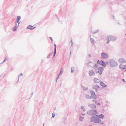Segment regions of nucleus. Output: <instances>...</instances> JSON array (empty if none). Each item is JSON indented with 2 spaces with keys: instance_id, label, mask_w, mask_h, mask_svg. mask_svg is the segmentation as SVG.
<instances>
[{
  "instance_id": "60",
  "label": "nucleus",
  "mask_w": 126,
  "mask_h": 126,
  "mask_svg": "<svg viewBox=\"0 0 126 126\" xmlns=\"http://www.w3.org/2000/svg\"><path fill=\"white\" fill-rule=\"evenodd\" d=\"M95 101V100H93V102H94V101Z\"/></svg>"
},
{
  "instance_id": "49",
  "label": "nucleus",
  "mask_w": 126,
  "mask_h": 126,
  "mask_svg": "<svg viewBox=\"0 0 126 126\" xmlns=\"http://www.w3.org/2000/svg\"><path fill=\"white\" fill-rule=\"evenodd\" d=\"M97 105L98 106L99 105H100V104L99 103H98L97 104Z\"/></svg>"
},
{
  "instance_id": "3",
  "label": "nucleus",
  "mask_w": 126,
  "mask_h": 126,
  "mask_svg": "<svg viewBox=\"0 0 126 126\" xmlns=\"http://www.w3.org/2000/svg\"><path fill=\"white\" fill-rule=\"evenodd\" d=\"M97 111L92 109L88 111L87 112V114L90 116H93L96 114L97 113Z\"/></svg>"
},
{
  "instance_id": "17",
  "label": "nucleus",
  "mask_w": 126,
  "mask_h": 126,
  "mask_svg": "<svg viewBox=\"0 0 126 126\" xmlns=\"http://www.w3.org/2000/svg\"><path fill=\"white\" fill-rule=\"evenodd\" d=\"M85 98L87 99H90L92 98L91 96L88 94L86 95Z\"/></svg>"
},
{
  "instance_id": "9",
  "label": "nucleus",
  "mask_w": 126,
  "mask_h": 126,
  "mask_svg": "<svg viewBox=\"0 0 126 126\" xmlns=\"http://www.w3.org/2000/svg\"><path fill=\"white\" fill-rule=\"evenodd\" d=\"M89 75L90 76H94L95 73L93 70H91L89 71L88 72Z\"/></svg>"
},
{
  "instance_id": "23",
  "label": "nucleus",
  "mask_w": 126,
  "mask_h": 126,
  "mask_svg": "<svg viewBox=\"0 0 126 126\" xmlns=\"http://www.w3.org/2000/svg\"><path fill=\"white\" fill-rule=\"evenodd\" d=\"M33 26L31 25H30L27 28V29H30L31 30V29H32V27H33Z\"/></svg>"
},
{
  "instance_id": "55",
  "label": "nucleus",
  "mask_w": 126,
  "mask_h": 126,
  "mask_svg": "<svg viewBox=\"0 0 126 126\" xmlns=\"http://www.w3.org/2000/svg\"><path fill=\"white\" fill-rule=\"evenodd\" d=\"M73 42H72V43H71V46H72V45L73 44Z\"/></svg>"
},
{
  "instance_id": "34",
  "label": "nucleus",
  "mask_w": 126,
  "mask_h": 126,
  "mask_svg": "<svg viewBox=\"0 0 126 126\" xmlns=\"http://www.w3.org/2000/svg\"><path fill=\"white\" fill-rule=\"evenodd\" d=\"M81 109L82 110H83L84 109V107L83 106H81Z\"/></svg>"
},
{
  "instance_id": "2",
  "label": "nucleus",
  "mask_w": 126,
  "mask_h": 126,
  "mask_svg": "<svg viewBox=\"0 0 126 126\" xmlns=\"http://www.w3.org/2000/svg\"><path fill=\"white\" fill-rule=\"evenodd\" d=\"M110 64L111 67H115L118 65V63L113 59H112L110 61Z\"/></svg>"
},
{
  "instance_id": "7",
  "label": "nucleus",
  "mask_w": 126,
  "mask_h": 126,
  "mask_svg": "<svg viewBox=\"0 0 126 126\" xmlns=\"http://www.w3.org/2000/svg\"><path fill=\"white\" fill-rule=\"evenodd\" d=\"M108 37L110 39V41H112L113 42L115 41L116 39V37L111 35H109L108 36Z\"/></svg>"
},
{
  "instance_id": "19",
  "label": "nucleus",
  "mask_w": 126,
  "mask_h": 126,
  "mask_svg": "<svg viewBox=\"0 0 126 126\" xmlns=\"http://www.w3.org/2000/svg\"><path fill=\"white\" fill-rule=\"evenodd\" d=\"M90 41L93 44H94V40L93 39L91 38V35H90Z\"/></svg>"
},
{
  "instance_id": "48",
  "label": "nucleus",
  "mask_w": 126,
  "mask_h": 126,
  "mask_svg": "<svg viewBox=\"0 0 126 126\" xmlns=\"http://www.w3.org/2000/svg\"><path fill=\"white\" fill-rule=\"evenodd\" d=\"M107 86V85H105L104 84V86H103V87H106Z\"/></svg>"
},
{
  "instance_id": "50",
  "label": "nucleus",
  "mask_w": 126,
  "mask_h": 126,
  "mask_svg": "<svg viewBox=\"0 0 126 126\" xmlns=\"http://www.w3.org/2000/svg\"><path fill=\"white\" fill-rule=\"evenodd\" d=\"M122 80L123 81L126 82V81L124 79H122Z\"/></svg>"
},
{
  "instance_id": "57",
  "label": "nucleus",
  "mask_w": 126,
  "mask_h": 126,
  "mask_svg": "<svg viewBox=\"0 0 126 126\" xmlns=\"http://www.w3.org/2000/svg\"><path fill=\"white\" fill-rule=\"evenodd\" d=\"M54 110H56V107H54Z\"/></svg>"
},
{
  "instance_id": "20",
  "label": "nucleus",
  "mask_w": 126,
  "mask_h": 126,
  "mask_svg": "<svg viewBox=\"0 0 126 126\" xmlns=\"http://www.w3.org/2000/svg\"><path fill=\"white\" fill-rule=\"evenodd\" d=\"M100 84L101 86L103 87L104 85V83L102 81H100Z\"/></svg>"
},
{
  "instance_id": "26",
  "label": "nucleus",
  "mask_w": 126,
  "mask_h": 126,
  "mask_svg": "<svg viewBox=\"0 0 126 126\" xmlns=\"http://www.w3.org/2000/svg\"><path fill=\"white\" fill-rule=\"evenodd\" d=\"M17 28V27H14L13 28V31L14 32L16 30Z\"/></svg>"
},
{
  "instance_id": "15",
  "label": "nucleus",
  "mask_w": 126,
  "mask_h": 126,
  "mask_svg": "<svg viewBox=\"0 0 126 126\" xmlns=\"http://www.w3.org/2000/svg\"><path fill=\"white\" fill-rule=\"evenodd\" d=\"M99 87V86L97 85L96 84L94 85L93 87V89H98Z\"/></svg>"
},
{
  "instance_id": "64",
  "label": "nucleus",
  "mask_w": 126,
  "mask_h": 126,
  "mask_svg": "<svg viewBox=\"0 0 126 126\" xmlns=\"http://www.w3.org/2000/svg\"><path fill=\"white\" fill-rule=\"evenodd\" d=\"M89 126H93L91 125H90Z\"/></svg>"
},
{
  "instance_id": "52",
  "label": "nucleus",
  "mask_w": 126,
  "mask_h": 126,
  "mask_svg": "<svg viewBox=\"0 0 126 126\" xmlns=\"http://www.w3.org/2000/svg\"><path fill=\"white\" fill-rule=\"evenodd\" d=\"M55 15L56 16V17L57 18H58V19H59V18H58V16H57V15H56V14H55Z\"/></svg>"
},
{
  "instance_id": "8",
  "label": "nucleus",
  "mask_w": 126,
  "mask_h": 126,
  "mask_svg": "<svg viewBox=\"0 0 126 126\" xmlns=\"http://www.w3.org/2000/svg\"><path fill=\"white\" fill-rule=\"evenodd\" d=\"M101 58L102 59H106L107 58L108 56V55L105 52H102L101 54Z\"/></svg>"
},
{
  "instance_id": "46",
  "label": "nucleus",
  "mask_w": 126,
  "mask_h": 126,
  "mask_svg": "<svg viewBox=\"0 0 126 126\" xmlns=\"http://www.w3.org/2000/svg\"><path fill=\"white\" fill-rule=\"evenodd\" d=\"M82 115H83V116H85V113H83V114H82Z\"/></svg>"
},
{
  "instance_id": "1",
  "label": "nucleus",
  "mask_w": 126,
  "mask_h": 126,
  "mask_svg": "<svg viewBox=\"0 0 126 126\" xmlns=\"http://www.w3.org/2000/svg\"><path fill=\"white\" fill-rule=\"evenodd\" d=\"M91 120L90 121L91 122L97 123H99L102 124H103V122H102L101 119L98 117L94 116H91L90 117Z\"/></svg>"
},
{
  "instance_id": "40",
  "label": "nucleus",
  "mask_w": 126,
  "mask_h": 126,
  "mask_svg": "<svg viewBox=\"0 0 126 126\" xmlns=\"http://www.w3.org/2000/svg\"><path fill=\"white\" fill-rule=\"evenodd\" d=\"M49 38L51 40H53L52 38L51 37H49Z\"/></svg>"
},
{
  "instance_id": "25",
  "label": "nucleus",
  "mask_w": 126,
  "mask_h": 126,
  "mask_svg": "<svg viewBox=\"0 0 126 126\" xmlns=\"http://www.w3.org/2000/svg\"><path fill=\"white\" fill-rule=\"evenodd\" d=\"M99 31V30L97 29L94 32H93V34H94L98 32Z\"/></svg>"
},
{
  "instance_id": "38",
  "label": "nucleus",
  "mask_w": 126,
  "mask_h": 126,
  "mask_svg": "<svg viewBox=\"0 0 126 126\" xmlns=\"http://www.w3.org/2000/svg\"><path fill=\"white\" fill-rule=\"evenodd\" d=\"M63 73V72L62 71V70L61 69V71L60 72V74H62Z\"/></svg>"
},
{
  "instance_id": "54",
  "label": "nucleus",
  "mask_w": 126,
  "mask_h": 126,
  "mask_svg": "<svg viewBox=\"0 0 126 126\" xmlns=\"http://www.w3.org/2000/svg\"><path fill=\"white\" fill-rule=\"evenodd\" d=\"M97 89H95V91L96 92H97Z\"/></svg>"
},
{
  "instance_id": "31",
  "label": "nucleus",
  "mask_w": 126,
  "mask_h": 126,
  "mask_svg": "<svg viewBox=\"0 0 126 126\" xmlns=\"http://www.w3.org/2000/svg\"><path fill=\"white\" fill-rule=\"evenodd\" d=\"M62 75V74H60V73H59L58 74V77L57 78L56 81H57L58 79L59 78V76H61Z\"/></svg>"
},
{
  "instance_id": "51",
  "label": "nucleus",
  "mask_w": 126,
  "mask_h": 126,
  "mask_svg": "<svg viewBox=\"0 0 126 126\" xmlns=\"http://www.w3.org/2000/svg\"><path fill=\"white\" fill-rule=\"evenodd\" d=\"M83 110V111L84 112H85V109H84Z\"/></svg>"
},
{
  "instance_id": "12",
  "label": "nucleus",
  "mask_w": 126,
  "mask_h": 126,
  "mask_svg": "<svg viewBox=\"0 0 126 126\" xmlns=\"http://www.w3.org/2000/svg\"><path fill=\"white\" fill-rule=\"evenodd\" d=\"M96 116L98 118L103 119L104 117V115L103 114H101L100 115L97 114L96 115Z\"/></svg>"
},
{
  "instance_id": "58",
  "label": "nucleus",
  "mask_w": 126,
  "mask_h": 126,
  "mask_svg": "<svg viewBox=\"0 0 126 126\" xmlns=\"http://www.w3.org/2000/svg\"><path fill=\"white\" fill-rule=\"evenodd\" d=\"M96 101H95V103H96Z\"/></svg>"
},
{
  "instance_id": "36",
  "label": "nucleus",
  "mask_w": 126,
  "mask_h": 126,
  "mask_svg": "<svg viewBox=\"0 0 126 126\" xmlns=\"http://www.w3.org/2000/svg\"><path fill=\"white\" fill-rule=\"evenodd\" d=\"M6 61H5V60H3V61L1 63H0V65L1 64H2V63Z\"/></svg>"
},
{
  "instance_id": "39",
  "label": "nucleus",
  "mask_w": 126,
  "mask_h": 126,
  "mask_svg": "<svg viewBox=\"0 0 126 126\" xmlns=\"http://www.w3.org/2000/svg\"><path fill=\"white\" fill-rule=\"evenodd\" d=\"M105 63L106 64H107V65H108L109 63H108V62H106Z\"/></svg>"
},
{
  "instance_id": "47",
  "label": "nucleus",
  "mask_w": 126,
  "mask_h": 126,
  "mask_svg": "<svg viewBox=\"0 0 126 126\" xmlns=\"http://www.w3.org/2000/svg\"><path fill=\"white\" fill-rule=\"evenodd\" d=\"M91 104H89L88 105V106H89L90 107H91Z\"/></svg>"
},
{
  "instance_id": "59",
  "label": "nucleus",
  "mask_w": 126,
  "mask_h": 126,
  "mask_svg": "<svg viewBox=\"0 0 126 126\" xmlns=\"http://www.w3.org/2000/svg\"><path fill=\"white\" fill-rule=\"evenodd\" d=\"M71 42L72 43V42H72V40H71Z\"/></svg>"
},
{
  "instance_id": "45",
  "label": "nucleus",
  "mask_w": 126,
  "mask_h": 126,
  "mask_svg": "<svg viewBox=\"0 0 126 126\" xmlns=\"http://www.w3.org/2000/svg\"><path fill=\"white\" fill-rule=\"evenodd\" d=\"M36 28V27H33V28H32V29H31V30H32L35 28Z\"/></svg>"
},
{
  "instance_id": "16",
  "label": "nucleus",
  "mask_w": 126,
  "mask_h": 126,
  "mask_svg": "<svg viewBox=\"0 0 126 126\" xmlns=\"http://www.w3.org/2000/svg\"><path fill=\"white\" fill-rule=\"evenodd\" d=\"M91 108L93 109H95L96 108V106L94 104H91Z\"/></svg>"
},
{
  "instance_id": "42",
  "label": "nucleus",
  "mask_w": 126,
  "mask_h": 126,
  "mask_svg": "<svg viewBox=\"0 0 126 126\" xmlns=\"http://www.w3.org/2000/svg\"><path fill=\"white\" fill-rule=\"evenodd\" d=\"M92 63V62H91V61L90 62H88V63H87V65H88V64H89V63Z\"/></svg>"
},
{
  "instance_id": "4",
  "label": "nucleus",
  "mask_w": 126,
  "mask_h": 126,
  "mask_svg": "<svg viewBox=\"0 0 126 126\" xmlns=\"http://www.w3.org/2000/svg\"><path fill=\"white\" fill-rule=\"evenodd\" d=\"M104 70L103 68V67H99L97 69H95V72H96V73H99L100 75H101L102 73V72Z\"/></svg>"
},
{
  "instance_id": "5",
  "label": "nucleus",
  "mask_w": 126,
  "mask_h": 126,
  "mask_svg": "<svg viewBox=\"0 0 126 126\" xmlns=\"http://www.w3.org/2000/svg\"><path fill=\"white\" fill-rule=\"evenodd\" d=\"M90 92L91 94V96L92 98L95 100L96 98V95L95 94L93 90H91Z\"/></svg>"
},
{
  "instance_id": "29",
  "label": "nucleus",
  "mask_w": 126,
  "mask_h": 126,
  "mask_svg": "<svg viewBox=\"0 0 126 126\" xmlns=\"http://www.w3.org/2000/svg\"><path fill=\"white\" fill-rule=\"evenodd\" d=\"M52 55V54L51 53H49V54L48 55L47 58H48L49 57Z\"/></svg>"
},
{
  "instance_id": "18",
  "label": "nucleus",
  "mask_w": 126,
  "mask_h": 126,
  "mask_svg": "<svg viewBox=\"0 0 126 126\" xmlns=\"http://www.w3.org/2000/svg\"><path fill=\"white\" fill-rule=\"evenodd\" d=\"M21 18V17L19 16H18L17 17V19L16 20V22H18L20 20Z\"/></svg>"
},
{
  "instance_id": "62",
  "label": "nucleus",
  "mask_w": 126,
  "mask_h": 126,
  "mask_svg": "<svg viewBox=\"0 0 126 126\" xmlns=\"http://www.w3.org/2000/svg\"><path fill=\"white\" fill-rule=\"evenodd\" d=\"M52 43H53V40H51Z\"/></svg>"
},
{
  "instance_id": "24",
  "label": "nucleus",
  "mask_w": 126,
  "mask_h": 126,
  "mask_svg": "<svg viewBox=\"0 0 126 126\" xmlns=\"http://www.w3.org/2000/svg\"><path fill=\"white\" fill-rule=\"evenodd\" d=\"M107 44H108L110 41V39H109V38L108 37V36H107Z\"/></svg>"
},
{
  "instance_id": "32",
  "label": "nucleus",
  "mask_w": 126,
  "mask_h": 126,
  "mask_svg": "<svg viewBox=\"0 0 126 126\" xmlns=\"http://www.w3.org/2000/svg\"><path fill=\"white\" fill-rule=\"evenodd\" d=\"M54 50L56 51V45L55 44H54Z\"/></svg>"
},
{
  "instance_id": "22",
  "label": "nucleus",
  "mask_w": 126,
  "mask_h": 126,
  "mask_svg": "<svg viewBox=\"0 0 126 126\" xmlns=\"http://www.w3.org/2000/svg\"><path fill=\"white\" fill-rule=\"evenodd\" d=\"M84 117H83L80 116L79 117V120L80 121H82L84 119Z\"/></svg>"
},
{
  "instance_id": "21",
  "label": "nucleus",
  "mask_w": 126,
  "mask_h": 126,
  "mask_svg": "<svg viewBox=\"0 0 126 126\" xmlns=\"http://www.w3.org/2000/svg\"><path fill=\"white\" fill-rule=\"evenodd\" d=\"M17 23L18 22H16V21H15L14 22L15 24V26L14 27L17 28L19 26V25H18Z\"/></svg>"
},
{
  "instance_id": "27",
  "label": "nucleus",
  "mask_w": 126,
  "mask_h": 126,
  "mask_svg": "<svg viewBox=\"0 0 126 126\" xmlns=\"http://www.w3.org/2000/svg\"><path fill=\"white\" fill-rule=\"evenodd\" d=\"M74 67H72L71 68V73H73L74 72Z\"/></svg>"
},
{
  "instance_id": "10",
  "label": "nucleus",
  "mask_w": 126,
  "mask_h": 126,
  "mask_svg": "<svg viewBox=\"0 0 126 126\" xmlns=\"http://www.w3.org/2000/svg\"><path fill=\"white\" fill-rule=\"evenodd\" d=\"M118 62L120 63H126V61L124 59L119 58L118 60Z\"/></svg>"
},
{
  "instance_id": "53",
  "label": "nucleus",
  "mask_w": 126,
  "mask_h": 126,
  "mask_svg": "<svg viewBox=\"0 0 126 126\" xmlns=\"http://www.w3.org/2000/svg\"><path fill=\"white\" fill-rule=\"evenodd\" d=\"M112 17H113V19H114V16H112Z\"/></svg>"
},
{
  "instance_id": "35",
  "label": "nucleus",
  "mask_w": 126,
  "mask_h": 126,
  "mask_svg": "<svg viewBox=\"0 0 126 126\" xmlns=\"http://www.w3.org/2000/svg\"><path fill=\"white\" fill-rule=\"evenodd\" d=\"M55 114H53V113H52V118H54L55 116Z\"/></svg>"
},
{
  "instance_id": "11",
  "label": "nucleus",
  "mask_w": 126,
  "mask_h": 126,
  "mask_svg": "<svg viewBox=\"0 0 126 126\" xmlns=\"http://www.w3.org/2000/svg\"><path fill=\"white\" fill-rule=\"evenodd\" d=\"M119 67L121 69H124L126 68V66L125 65H123L121 64L119 65Z\"/></svg>"
},
{
  "instance_id": "28",
  "label": "nucleus",
  "mask_w": 126,
  "mask_h": 126,
  "mask_svg": "<svg viewBox=\"0 0 126 126\" xmlns=\"http://www.w3.org/2000/svg\"><path fill=\"white\" fill-rule=\"evenodd\" d=\"M56 51H55V50H54V54H53V57L55 56V55L56 54Z\"/></svg>"
},
{
  "instance_id": "41",
  "label": "nucleus",
  "mask_w": 126,
  "mask_h": 126,
  "mask_svg": "<svg viewBox=\"0 0 126 126\" xmlns=\"http://www.w3.org/2000/svg\"><path fill=\"white\" fill-rule=\"evenodd\" d=\"M88 55L90 57V58L91 57V56L90 54H88Z\"/></svg>"
},
{
  "instance_id": "37",
  "label": "nucleus",
  "mask_w": 126,
  "mask_h": 126,
  "mask_svg": "<svg viewBox=\"0 0 126 126\" xmlns=\"http://www.w3.org/2000/svg\"><path fill=\"white\" fill-rule=\"evenodd\" d=\"M19 82V78H18V79L17 81L16 82V83H18Z\"/></svg>"
},
{
  "instance_id": "6",
  "label": "nucleus",
  "mask_w": 126,
  "mask_h": 126,
  "mask_svg": "<svg viewBox=\"0 0 126 126\" xmlns=\"http://www.w3.org/2000/svg\"><path fill=\"white\" fill-rule=\"evenodd\" d=\"M97 63L104 67H105L106 66L105 63L102 61H100L99 60H98L97 61Z\"/></svg>"
},
{
  "instance_id": "13",
  "label": "nucleus",
  "mask_w": 126,
  "mask_h": 126,
  "mask_svg": "<svg viewBox=\"0 0 126 126\" xmlns=\"http://www.w3.org/2000/svg\"><path fill=\"white\" fill-rule=\"evenodd\" d=\"M81 87L83 89V91H86L88 90V88L87 87H85L81 84Z\"/></svg>"
},
{
  "instance_id": "14",
  "label": "nucleus",
  "mask_w": 126,
  "mask_h": 126,
  "mask_svg": "<svg viewBox=\"0 0 126 126\" xmlns=\"http://www.w3.org/2000/svg\"><path fill=\"white\" fill-rule=\"evenodd\" d=\"M94 82L96 83H97L100 82L99 80L96 78H95L94 79Z\"/></svg>"
},
{
  "instance_id": "44",
  "label": "nucleus",
  "mask_w": 126,
  "mask_h": 126,
  "mask_svg": "<svg viewBox=\"0 0 126 126\" xmlns=\"http://www.w3.org/2000/svg\"><path fill=\"white\" fill-rule=\"evenodd\" d=\"M20 22H19H19H18L17 23H18V25H19L20 24Z\"/></svg>"
},
{
  "instance_id": "33",
  "label": "nucleus",
  "mask_w": 126,
  "mask_h": 126,
  "mask_svg": "<svg viewBox=\"0 0 126 126\" xmlns=\"http://www.w3.org/2000/svg\"><path fill=\"white\" fill-rule=\"evenodd\" d=\"M23 75V74H22V73H20V74L19 75V76L18 77V78H19V77L20 76H22Z\"/></svg>"
},
{
  "instance_id": "30",
  "label": "nucleus",
  "mask_w": 126,
  "mask_h": 126,
  "mask_svg": "<svg viewBox=\"0 0 126 126\" xmlns=\"http://www.w3.org/2000/svg\"><path fill=\"white\" fill-rule=\"evenodd\" d=\"M98 65L97 64H95L94 65V68L95 69V68L97 67Z\"/></svg>"
},
{
  "instance_id": "61",
  "label": "nucleus",
  "mask_w": 126,
  "mask_h": 126,
  "mask_svg": "<svg viewBox=\"0 0 126 126\" xmlns=\"http://www.w3.org/2000/svg\"><path fill=\"white\" fill-rule=\"evenodd\" d=\"M118 23V24H119V25H120V24L119 22H118V23Z\"/></svg>"
},
{
  "instance_id": "43",
  "label": "nucleus",
  "mask_w": 126,
  "mask_h": 126,
  "mask_svg": "<svg viewBox=\"0 0 126 126\" xmlns=\"http://www.w3.org/2000/svg\"><path fill=\"white\" fill-rule=\"evenodd\" d=\"M33 92H32V93L31 95V97H32V95H33Z\"/></svg>"
},
{
  "instance_id": "56",
  "label": "nucleus",
  "mask_w": 126,
  "mask_h": 126,
  "mask_svg": "<svg viewBox=\"0 0 126 126\" xmlns=\"http://www.w3.org/2000/svg\"><path fill=\"white\" fill-rule=\"evenodd\" d=\"M7 60V59H6V58H5V59H4V60H5V61H6V60Z\"/></svg>"
},
{
  "instance_id": "63",
  "label": "nucleus",
  "mask_w": 126,
  "mask_h": 126,
  "mask_svg": "<svg viewBox=\"0 0 126 126\" xmlns=\"http://www.w3.org/2000/svg\"><path fill=\"white\" fill-rule=\"evenodd\" d=\"M71 54V51H70V55Z\"/></svg>"
}]
</instances>
